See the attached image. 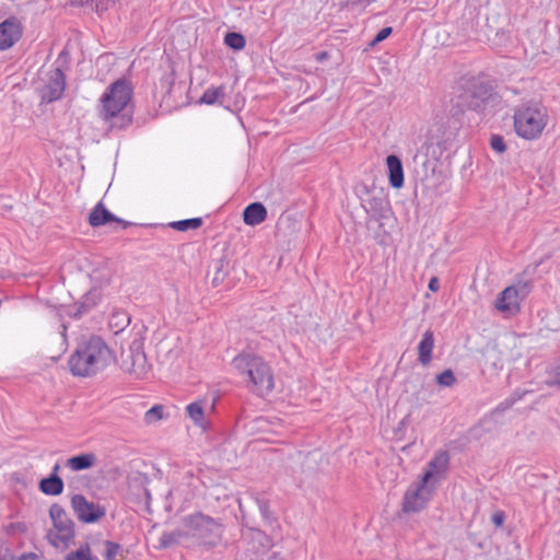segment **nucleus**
Instances as JSON below:
<instances>
[{"mask_svg":"<svg viewBox=\"0 0 560 560\" xmlns=\"http://www.w3.org/2000/svg\"><path fill=\"white\" fill-rule=\"evenodd\" d=\"M510 288H514L515 293H517V295L522 300H525L532 292L534 285H533V281L530 279L520 278L515 281V283L510 285Z\"/></svg>","mask_w":560,"mask_h":560,"instance_id":"nucleus-27","label":"nucleus"},{"mask_svg":"<svg viewBox=\"0 0 560 560\" xmlns=\"http://www.w3.org/2000/svg\"><path fill=\"white\" fill-rule=\"evenodd\" d=\"M513 118L516 133L527 140L540 136L546 126V110L537 104H522L514 110Z\"/></svg>","mask_w":560,"mask_h":560,"instance_id":"nucleus-5","label":"nucleus"},{"mask_svg":"<svg viewBox=\"0 0 560 560\" xmlns=\"http://www.w3.org/2000/svg\"><path fill=\"white\" fill-rule=\"evenodd\" d=\"M110 358L112 352L105 341L98 336H92L78 345L68 364L74 376L88 377L103 371Z\"/></svg>","mask_w":560,"mask_h":560,"instance_id":"nucleus-3","label":"nucleus"},{"mask_svg":"<svg viewBox=\"0 0 560 560\" xmlns=\"http://www.w3.org/2000/svg\"><path fill=\"white\" fill-rule=\"evenodd\" d=\"M97 462L94 453H82L67 459L66 466L73 471H81L92 468Z\"/></svg>","mask_w":560,"mask_h":560,"instance_id":"nucleus-21","label":"nucleus"},{"mask_svg":"<svg viewBox=\"0 0 560 560\" xmlns=\"http://www.w3.org/2000/svg\"><path fill=\"white\" fill-rule=\"evenodd\" d=\"M463 98L469 110L485 114L495 98L493 84L482 78H474L468 81Z\"/></svg>","mask_w":560,"mask_h":560,"instance_id":"nucleus-7","label":"nucleus"},{"mask_svg":"<svg viewBox=\"0 0 560 560\" xmlns=\"http://www.w3.org/2000/svg\"><path fill=\"white\" fill-rule=\"evenodd\" d=\"M49 517L54 529L47 532L46 539L55 548L60 546L65 549L69 548L75 538L74 522L59 503L50 505Z\"/></svg>","mask_w":560,"mask_h":560,"instance_id":"nucleus-6","label":"nucleus"},{"mask_svg":"<svg viewBox=\"0 0 560 560\" xmlns=\"http://www.w3.org/2000/svg\"><path fill=\"white\" fill-rule=\"evenodd\" d=\"M147 482H148L147 477L140 475L139 477H136L132 479V481L130 482V486H133V485L137 486L140 490H142L145 500L150 501L151 494H150L149 489L145 487Z\"/></svg>","mask_w":560,"mask_h":560,"instance_id":"nucleus-33","label":"nucleus"},{"mask_svg":"<svg viewBox=\"0 0 560 560\" xmlns=\"http://www.w3.org/2000/svg\"><path fill=\"white\" fill-rule=\"evenodd\" d=\"M513 405H514L513 400H511L510 397H508L505 400H503L502 402L499 404V406L497 407V410L505 411V410L510 409Z\"/></svg>","mask_w":560,"mask_h":560,"instance_id":"nucleus-41","label":"nucleus"},{"mask_svg":"<svg viewBox=\"0 0 560 560\" xmlns=\"http://www.w3.org/2000/svg\"><path fill=\"white\" fill-rule=\"evenodd\" d=\"M254 499L258 505L259 512H260L261 516L264 517V520L268 523H271L275 520V517L270 510L269 500H267L265 498L257 497V495Z\"/></svg>","mask_w":560,"mask_h":560,"instance_id":"nucleus-29","label":"nucleus"},{"mask_svg":"<svg viewBox=\"0 0 560 560\" xmlns=\"http://www.w3.org/2000/svg\"><path fill=\"white\" fill-rule=\"evenodd\" d=\"M428 485H422L420 480L417 485H411L402 500L401 510L405 513H418L423 510L430 499Z\"/></svg>","mask_w":560,"mask_h":560,"instance_id":"nucleus-10","label":"nucleus"},{"mask_svg":"<svg viewBox=\"0 0 560 560\" xmlns=\"http://www.w3.org/2000/svg\"><path fill=\"white\" fill-rule=\"evenodd\" d=\"M114 222L120 224L122 226V229H127V228L132 225L131 222L125 221V220H122L120 218H119V221H114Z\"/></svg>","mask_w":560,"mask_h":560,"instance_id":"nucleus-46","label":"nucleus"},{"mask_svg":"<svg viewBox=\"0 0 560 560\" xmlns=\"http://www.w3.org/2000/svg\"><path fill=\"white\" fill-rule=\"evenodd\" d=\"M393 33V27L392 26H386V27H383L376 35L375 37L372 39V42L370 43V46L371 47H374L376 46L377 44H380L381 42L385 40L387 37H389Z\"/></svg>","mask_w":560,"mask_h":560,"instance_id":"nucleus-34","label":"nucleus"},{"mask_svg":"<svg viewBox=\"0 0 560 560\" xmlns=\"http://www.w3.org/2000/svg\"><path fill=\"white\" fill-rule=\"evenodd\" d=\"M450 455L446 451H439L434 457L427 464L423 475L421 476L422 485H428L435 475L447 469Z\"/></svg>","mask_w":560,"mask_h":560,"instance_id":"nucleus-14","label":"nucleus"},{"mask_svg":"<svg viewBox=\"0 0 560 560\" xmlns=\"http://www.w3.org/2000/svg\"><path fill=\"white\" fill-rule=\"evenodd\" d=\"M386 165L388 170L389 185L396 189L401 188L405 183V175L400 158L396 154H389L386 158Z\"/></svg>","mask_w":560,"mask_h":560,"instance_id":"nucleus-16","label":"nucleus"},{"mask_svg":"<svg viewBox=\"0 0 560 560\" xmlns=\"http://www.w3.org/2000/svg\"><path fill=\"white\" fill-rule=\"evenodd\" d=\"M262 556H265V557H262L260 560H282V559L279 557V553H278V552H276V551H272L271 553H268V552L266 553V552H264V553H262Z\"/></svg>","mask_w":560,"mask_h":560,"instance_id":"nucleus-44","label":"nucleus"},{"mask_svg":"<svg viewBox=\"0 0 560 560\" xmlns=\"http://www.w3.org/2000/svg\"><path fill=\"white\" fill-rule=\"evenodd\" d=\"M71 506L78 520L85 524L96 523L106 514L104 506L89 502L83 494L72 495Z\"/></svg>","mask_w":560,"mask_h":560,"instance_id":"nucleus-9","label":"nucleus"},{"mask_svg":"<svg viewBox=\"0 0 560 560\" xmlns=\"http://www.w3.org/2000/svg\"><path fill=\"white\" fill-rule=\"evenodd\" d=\"M522 301L515 289L508 287L498 295L495 307L502 313L514 315L521 311Z\"/></svg>","mask_w":560,"mask_h":560,"instance_id":"nucleus-13","label":"nucleus"},{"mask_svg":"<svg viewBox=\"0 0 560 560\" xmlns=\"http://www.w3.org/2000/svg\"><path fill=\"white\" fill-rule=\"evenodd\" d=\"M5 532L7 534L9 535H13L15 533H21V534H24L27 532V525L26 523L24 522H14V523H10L7 527H5Z\"/></svg>","mask_w":560,"mask_h":560,"instance_id":"nucleus-35","label":"nucleus"},{"mask_svg":"<svg viewBox=\"0 0 560 560\" xmlns=\"http://www.w3.org/2000/svg\"><path fill=\"white\" fill-rule=\"evenodd\" d=\"M211 272H213L211 284L217 288L223 283L229 273V262L224 258L214 260L209 267L207 276L209 277Z\"/></svg>","mask_w":560,"mask_h":560,"instance_id":"nucleus-22","label":"nucleus"},{"mask_svg":"<svg viewBox=\"0 0 560 560\" xmlns=\"http://www.w3.org/2000/svg\"><path fill=\"white\" fill-rule=\"evenodd\" d=\"M203 221L201 218H191L170 223V226L177 231L197 230L202 225Z\"/></svg>","mask_w":560,"mask_h":560,"instance_id":"nucleus-26","label":"nucleus"},{"mask_svg":"<svg viewBox=\"0 0 560 560\" xmlns=\"http://www.w3.org/2000/svg\"><path fill=\"white\" fill-rule=\"evenodd\" d=\"M434 347V335L432 330H427L418 345V361L427 366L432 361V350Z\"/></svg>","mask_w":560,"mask_h":560,"instance_id":"nucleus-19","label":"nucleus"},{"mask_svg":"<svg viewBox=\"0 0 560 560\" xmlns=\"http://www.w3.org/2000/svg\"><path fill=\"white\" fill-rule=\"evenodd\" d=\"M66 89V75L60 68H55L48 74V82L40 90L43 103H52L61 98Z\"/></svg>","mask_w":560,"mask_h":560,"instance_id":"nucleus-11","label":"nucleus"},{"mask_svg":"<svg viewBox=\"0 0 560 560\" xmlns=\"http://www.w3.org/2000/svg\"><path fill=\"white\" fill-rule=\"evenodd\" d=\"M264 541H267V537L261 533L257 532L252 540L253 548H256L255 542H258L262 550H265L266 546L264 545ZM265 551H262L264 553Z\"/></svg>","mask_w":560,"mask_h":560,"instance_id":"nucleus-39","label":"nucleus"},{"mask_svg":"<svg viewBox=\"0 0 560 560\" xmlns=\"http://www.w3.org/2000/svg\"><path fill=\"white\" fill-rule=\"evenodd\" d=\"M59 470H60V465L58 463H56L52 467L50 475H58Z\"/></svg>","mask_w":560,"mask_h":560,"instance_id":"nucleus-48","label":"nucleus"},{"mask_svg":"<svg viewBox=\"0 0 560 560\" xmlns=\"http://www.w3.org/2000/svg\"><path fill=\"white\" fill-rule=\"evenodd\" d=\"M329 54L326 50L319 51L315 55V59L318 62H323L324 60L328 59Z\"/></svg>","mask_w":560,"mask_h":560,"instance_id":"nucleus-45","label":"nucleus"},{"mask_svg":"<svg viewBox=\"0 0 560 560\" xmlns=\"http://www.w3.org/2000/svg\"><path fill=\"white\" fill-rule=\"evenodd\" d=\"M527 393H528L527 390L515 389L511 394L510 399L513 400V404H515L518 400H521L525 396V394H527Z\"/></svg>","mask_w":560,"mask_h":560,"instance_id":"nucleus-40","label":"nucleus"},{"mask_svg":"<svg viewBox=\"0 0 560 560\" xmlns=\"http://www.w3.org/2000/svg\"><path fill=\"white\" fill-rule=\"evenodd\" d=\"M16 560H38V556L34 552H25L18 557Z\"/></svg>","mask_w":560,"mask_h":560,"instance_id":"nucleus-43","label":"nucleus"},{"mask_svg":"<svg viewBox=\"0 0 560 560\" xmlns=\"http://www.w3.org/2000/svg\"><path fill=\"white\" fill-rule=\"evenodd\" d=\"M224 532L225 524L222 518L196 511L182 518L180 527L164 532L159 539V548L182 546L186 549L212 551L223 544Z\"/></svg>","mask_w":560,"mask_h":560,"instance_id":"nucleus-1","label":"nucleus"},{"mask_svg":"<svg viewBox=\"0 0 560 560\" xmlns=\"http://www.w3.org/2000/svg\"><path fill=\"white\" fill-rule=\"evenodd\" d=\"M224 44L233 50H242L246 45V38L242 33L228 32L224 36Z\"/></svg>","mask_w":560,"mask_h":560,"instance_id":"nucleus-25","label":"nucleus"},{"mask_svg":"<svg viewBox=\"0 0 560 560\" xmlns=\"http://www.w3.org/2000/svg\"><path fill=\"white\" fill-rule=\"evenodd\" d=\"M113 221H119V218L112 213L102 201L93 208L88 218V222L92 228L103 226Z\"/></svg>","mask_w":560,"mask_h":560,"instance_id":"nucleus-17","label":"nucleus"},{"mask_svg":"<svg viewBox=\"0 0 560 560\" xmlns=\"http://www.w3.org/2000/svg\"><path fill=\"white\" fill-rule=\"evenodd\" d=\"M436 383L440 386L451 387L456 383V377L451 369L444 370L442 373L436 375Z\"/></svg>","mask_w":560,"mask_h":560,"instance_id":"nucleus-31","label":"nucleus"},{"mask_svg":"<svg viewBox=\"0 0 560 560\" xmlns=\"http://www.w3.org/2000/svg\"><path fill=\"white\" fill-rule=\"evenodd\" d=\"M428 288L430 291L436 292L440 288L439 279L436 277L431 278Z\"/></svg>","mask_w":560,"mask_h":560,"instance_id":"nucleus-42","label":"nucleus"},{"mask_svg":"<svg viewBox=\"0 0 560 560\" xmlns=\"http://www.w3.org/2000/svg\"><path fill=\"white\" fill-rule=\"evenodd\" d=\"M120 368L135 378H143L151 365L148 363L147 354L143 349V339L136 338L128 347L120 352Z\"/></svg>","mask_w":560,"mask_h":560,"instance_id":"nucleus-8","label":"nucleus"},{"mask_svg":"<svg viewBox=\"0 0 560 560\" xmlns=\"http://www.w3.org/2000/svg\"><path fill=\"white\" fill-rule=\"evenodd\" d=\"M101 300V292L97 289L90 290L85 293L78 304L71 306L68 315L73 318H80L83 314L92 310Z\"/></svg>","mask_w":560,"mask_h":560,"instance_id":"nucleus-15","label":"nucleus"},{"mask_svg":"<svg viewBox=\"0 0 560 560\" xmlns=\"http://www.w3.org/2000/svg\"><path fill=\"white\" fill-rule=\"evenodd\" d=\"M162 88H165L166 89V93L170 94L171 93V89L174 84V73H170V74H166L164 75L161 81H160Z\"/></svg>","mask_w":560,"mask_h":560,"instance_id":"nucleus-37","label":"nucleus"},{"mask_svg":"<svg viewBox=\"0 0 560 560\" xmlns=\"http://www.w3.org/2000/svg\"><path fill=\"white\" fill-rule=\"evenodd\" d=\"M133 85L125 77L110 83L100 98L98 117L107 125V131H120L133 120V109L129 106Z\"/></svg>","mask_w":560,"mask_h":560,"instance_id":"nucleus-2","label":"nucleus"},{"mask_svg":"<svg viewBox=\"0 0 560 560\" xmlns=\"http://www.w3.org/2000/svg\"><path fill=\"white\" fill-rule=\"evenodd\" d=\"M23 34V27L20 21L11 16L0 23V50L11 48Z\"/></svg>","mask_w":560,"mask_h":560,"instance_id":"nucleus-12","label":"nucleus"},{"mask_svg":"<svg viewBox=\"0 0 560 560\" xmlns=\"http://www.w3.org/2000/svg\"><path fill=\"white\" fill-rule=\"evenodd\" d=\"M189 418L194 421V423L198 427L205 428V412L202 401H195L187 406L186 408Z\"/></svg>","mask_w":560,"mask_h":560,"instance_id":"nucleus-24","label":"nucleus"},{"mask_svg":"<svg viewBox=\"0 0 560 560\" xmlns=\"http://www.w3.org/2000/svg\"><path fill=\"white\" fill-rule=\"evenodd\" d=\"M109 0H81L83 5H92L96 11H103L107 9Z\"/></svg>","mask_w":560,"mask_h":560,"instance_id":"nucleus-36","label":"nucleus"},{"mask_svg":"<svg viewBox=\"0 0 560 560\" xmlns=\"http://www.w3.org/2000/svg\"><path fill=\"white\" fill-rule=\"evenodd\" d=\"M66 55H68V52H67L66 50H62V51L60 52L59 57H62V56H66Z\"/></svg>","mask_w":560,"mask_h":560,"instance_id":"nucleus-49","label":"nucleus"},{"mask_svg":"<svg viewBox=\"0 0 560 560\" xmlns=\"http://www.w3.org/2000/svg\"><path fill=\"white\" fill-rule=\"evenodd\" d=\"M38 489L46 495H60L65 489V482L59 475H49L39 480Z\"/></svg>","mask_w":560,"mask_h":560,"instance_id":"nucleus-20","label":"nucleus"},{"mask_svg":"<svg viewBox=\"0 0 560 560\" xmlns=\"http://www.w3.org/2000/svg\"><path fill=\"white\" fill-rule=\"evenodd\" d=\"M490 147L493 151L498 153H503L506 151V144L504 139L500 135H492L490 138Z\"/></svg>","mask_w":560,"mask_h":560,"instance_id":"nucleus-32","label":"nucleus"},{"mask_svg":"<svg viewBox=\"0 0 560 560\" xmlns=\"http://www.w3.org/2000/svg\"><path fill=\"white\" fill-rule=\"evenodd\" d=\"M237 372L246 376L247 388L259 397L269 395L275 388V377L269 364L258 354L242 352L233 361Z\"/></svg>","mask_w":560,"mask_h":560,"instance_id":"nucleus-4","label":"nucleus"},{"mask_svg":"<svg viewBox=\"0 0 560 560\" xmlns=\"http://www.w3.org/2000/svg\"><path fill=\"white\" fill-rule=\"evenodd\" d=\"M65 560H93L90 545L88 542L81 545L79 549L69 552Z\"/></svg>","mask_w":560,"mask_h":560,"instance_id":"nucleus-28","label":"nucleus"},{"mask_svg":"<svg viewBox=\"0 0 560 560\" xmlns=\"http://www.w3.org/2000/svg\"><path fill=\"white\" fill-rule=\"evenodd\" d=\"M164 407L162 405H155L151 407L144 413V421L148 424L154 423L163 418Z\"/></svg>","mask_w":560,"mask_h":560,"instance_id":"nucleus-30","label":"nucleus"},{"mask_svg":"<svg viewBox=\"0 0 560 560\" xmlns=\"http://www.w3.org/2000/svg\"><path fill=\"white\" fill-rule=\"evenodd\" d=\"M553 383L560 385V366H558L556 370Z\"/></svg>","mask_w":560,"mask_h":560,"instance_id":"nucleus-47","label":"nucleus"},{"mask_svg":"<svg viewBox=\"0 0 560 560\" xmlns=\"http://www.w3.org/2000/svg\"><path fill=\"white\" fill-rule=\"evenodd\" d=\"M225 88L223 85L207 89L201 95L199 102L201 104L213 105L215 103L222 104V98L225 95Z\"/></svg>","mask_w":560,"mask_h":560,"instance_id":"nucleus-23","label":"nucleus"},{"mask_svg":"<svg viewBox=\"0 0 560 560\" xmlns=\"http://www.w3.org/2000/svg\"><path fill=\"white\" fill-rule=\"evenodd\" d=\"M505 521V513L503 511H497L491 516V522L497 526L501 527Z\"/></svg>","mask_w":560,"mask_h":560,"instance_id":"nucleus-38","label":"nucleus"},{"mask_svg":"<svg viewBox=\"0 0 560 560\" xmlns=\"http://www.w3.org/2000/svg\"><path fill=\"white\" fill-rule=\"evenodd\" d=\"M267 218V209L261 202H252L243 211V221L246 225L255 226Z\"/></svg>","mask_w":560,"mask_h":560,"instance_id":"nucleus-18","label":"nucleus"}]
</instances>
